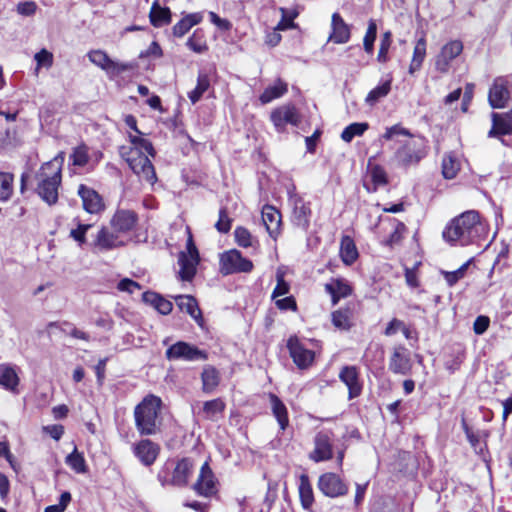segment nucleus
Listing matches in <instances>:
<instances>
[{"instance_id": "nucleus-1", "label": "nucleus", "mask_w": 512, "mask_h": 512, "mask_svg": "<svg viewBox=\"0 0 512 512\" xmlns=\"http://www.w3.org/2000/svg\"><path fill=\"white\" fill-rule=\"evenodd\" d=\"M485 234V224L475 210L462 213L444 229L443 238L451 245L467 246Z\"/></svg>"}, {"instance_id": "nucleus-2", "label": "nucleus", "mask_w": 512, "mask_h": 512, "mask_svg": "<svg viewBox=\"0 0 512 512\" xmlns=\"http://www.w3.org/2000/svg\"><path fill=\"white\" fill-rule=\"evenodd\" d=\"M161 406V399L150 394L135 407V427L141 436H154L161 432L163 422Z\"/></svg>"}, {"instance_id": "nucleus-3", "label": "nucleus", "mask_w": 512, "mask_h": 512, "mask_svg": "<svg viewBox=\"0 0 512 512\" xmlns=\"http://www.w3.org/2000/svg\"><path fill=\"white\" fill-rule=\"evenodd\" d=\"M62 162V158L55 157L44 163L36 174L37 194L50 206L58 201V189L62 181Z\"/></svg>"}, {"instance_id": "nucleus-4", "label": "nucleus", "mask_w": 512, "mask_h": 512, "mask_svg": "<svg viewBox=\"0 0 512 512\" xmlns=\"http://www.w3.org/2000/svg\"><path fill=\"white\" fill-rule=\"evenodd\" d=\"M194 470L195 463L191 458L184 457L177 461L168 460L159 470L157 479L162 487L173 486L183 488L188 485Z\"/></svg>"}, {"instance_id": "nucleus-5", "label": "nucleus", "mask_w": 512, "mask_h": 512, "mask_svg": "<svg viewBox=\"0 0 512 512\" xmlns=\"http://www.w3.org/2000/svg\"><path fill=\"white\" fill-rule=\"evenodd\" d=\"M427 154L425 140L422 137H410L400 142L391 163L397 167L408 168L417 165Z\"/></svg>"}, {"instance_id": "nucleus-6", "label": "nucleus", "mask_w": 512, "mask_h": 512, "mask_svg": "<svg viewBox=\"0 0 512 512\" xmlns=\"http://www.w3.org/2000/svg\"><path fill=\"white\" fill-rule=\"evenodd\" d=\"M89 60L105 71L110 79H114L120 74L128 71H133L137 68L135 61L131 62H118L111 59L103 50H92L88 53Z\"/></svg>"}, {"instance_id": "nucleus-7", "label": "nucleus", "mask_w": 512, "mask_h": 512, "mask_svg": "<svg viewBox=\"0 0 512 512\" xmlns=\"http://www.w3.org/2000/svg\"><path fill=\"white\" fill-rule=\"evenodd\" d=\"M187 234L186 251L180 252L178 257L180 265L179 275L183 281H191L194 278L200 261L199 252L189 228H187Z\"/></svg>"}, {"instance_id": "nucleus-8", "label": "nucleus", "mask_w": 512, "mask_h": 512, "mask_svg": "<svg viewBox=\"0 0 512 512\" xmlns=\"http://www.w3.org/2000/svg\"><path fill=\"white\" fill-rule=\"evenodd\" d=\"M220 272L223 275L237 273H250L253 270V263L248 258L242 256L241 252L232 249L220 255Z\"/></svg>"}, {"instance_id": "nucleus-9", "label": "nucleus", "mask_w": 512, "mask_h": 512, "mask_svg": "<svg viewBox=\"0 0 512 512\" xmlns=\"http://www.w3.org/2000/svg\"><path fill=\"white\" fill-rule=\"evenodd\" d=\"M165 357L169 361L184 360V361H204L208 358L204 350H200L196 346L178 341L171 345L165 352Z\"/></svg>"}, {"instance_id": "nucleus-10", "label": "nucleus", "mask_w": 512, "mask_h": 512, "mask_svg": "<svg viewBox=\"0 0 512 512\" xmlns=\"http://www.w3.org/2000/svg\"><path fill=\"white\" fill-rule=\"evenodd\" d=\"M287 348L295 365L301 369L309 368L315 359L314 351L306 348L297 336H291L287 341Z\"/></svg>"}, {"instance_id": "nucleus-11", "label": "nucleus", "mask_w": 512, "mask_h": 512, "mask_svg": "<svg viewBox=\"0 0 512 512\" xmlns=\"http://www.w3.org/2000/svg\"><path fill=\"white\" fill-rule=\"evenodd\" d=\"M270 119L278 132H283L287 124L298 126L301 121L298 109L290 103L274 109Z\"/></svg>"}, {"instance_id": "nucleus-12", "label": "nucleus", "mask_w": 512, "mask_h": 512, "mask_svg": "<svg viewBox=\"0 0 512 512\" xmlns=\"http://www.w3.org/2000/svg\"><path fill=\"white\" fill-rule=\"evenodd\" d=\"M126 162L131 170L140 178L153 185L157 181L156 172L149 156L147 155H126Z\"/></svg>"}, {"instance_id": "nucleus-13", "label": "nucleus", "mask_w": 512, "mask_h": 512, "mask_svg": "<svg viewBox=\"0 0 512 512\" xmlns=\"http://www.w3.org/2000/svg\"><path fill=\"white\" fill-rule=\"evenodd\" d=\"M318 489L327 497L336 498L348 493V485L335 473L327 472L318 479Z\"/></svg>"}, {"instance_id": "nucleus-14", "label": "nucleus", "mask_w": 512, "mask_h": 512, "mask_svg": "<svg viewBox=\"0 0 512 512\" xmlns=\"http://www.w3.org/2000/svg\"><path fill=\"white\" fill-rule=\"evenodd\" d=\"M289 202L292 205V223L303 231H307L310 226L312 213L310 203L304 201V199L297 194L290 195Z\"/></svg>"}, {"instance_id": "nucleus-15", "label": "nucleus", "mask_w": 512, "mask_h": 512, "mask_svg": "<svg viewBox=\"0 0 512 512\" xmlns=\"http://www.w3.org/2000/svg\"><path fill=\"white\" fill-rule=\"evenodd\" d=\"M217 480L209 463L206 461L200 468V473L196 482L192 485V489L199 496L211 497L217 493Z\"/></svg>"}, {"instance_id": "nucleus-16", "label": "nucleus", "mask_w": 512, "mask_h": 512, "mask_svg": "<svg viewBox=\"0 0 512 512\" xmlns=\"http://www.w3.org/2000/svg\"><path fill=\"white\" fill-rule=\"evenodd\" d=\"M510 80L507 77H497L489 89L488 101L492 108H503L510 99Z\"/></svg>"}, {"instance_id": "nucleus-17", "label": "nucleus", "mask_w": 512, "mask_h": 512, "mask_svg": "<svg viewBox=\"0 0 512 512\" xmlns=\"http://www.w3.org/2000/svg\"><path fill=\"white\" fill-rule=\"evenodd\" d=\"M463 50V44L459 40H452L446 43L440 53L436 56L435 68L440 73H447L450 67V63L453 59L461 54Z\"/></svg>"}, {"instance_id": "nucleus-18", "label": "nucleus", "mask_w": 512, "mask_h": 512, "mask_svg": "<svg viewBox=\"0 0 512 512\" xmlns=\"http://www.w3.org/2000/svg\"><path fill=\"white\" fill-rule=\"evenodd\" d=\"M333 457L331 437L327 432H318L314 437V449L309 453V459L319 463Z\"/></svg>"}, {"instance_id": "nucleus-19", "label": "nucleus", "mask_w": 512, "mask_h": 512, "mask_svg": "<svg viewBox=\"0 0 512 512\" xmlns=\"http://www.w3.org/2000/svg\"><path fill=\"white\" fill-rule=\"evenodd\" d=\"M133 452L144 466H151L159 455L160 447L149 439H142L134 444Z\"/></svg>"}, {"instance_id": "nucleus-20", "label": "nucleus", "mask_w": 512, "mask_h": 512, "mask_svg": "<svg viewBox=\"0 0 512 512\" xmlns=\"http://www.w3.org/2000/svg\"><path fill=\"white\" fill-rule=\"evenodd\" d=\"M411 369L410 357L403 345L395 346L389 360V370L394 374L406 375Z\"/></svg>"}, {"instance_id": "nucleus-21", "label": "nucleus", "mask_w": 512, "mask_h": 512, "mask_svg": "<svg viewBox=\"0 0 512 512\" xmlns=\"http://www.w3.org/2000/svg\"><path fill=\"white\" fill-rule=\"evenodd\" d=\"M78 195L86 212L96 214L104 208L102 197L94 189L81 184L78 187Z\"/></svg>"}, {"instance_id": "nucleus-22", "label": "nucleus", "mask_w": 512, "mask_h": 512, "mask_svg": "<svg viewBox=\"0 0 512 512\" xmlns=\"http://www.w3.org/2000/svg\"><path fill=\"white\" fill-rule=\"evenodd\" d=\"M138 221V215L132 210L118 209L113 215L110 224L112 228L121 233L131 231Z\"/></svg>"}, {"instance_id": "nucleus-23", "label": "nucleus", "mask_w": 512, "mask_h": 512, "mask_svg": "<svg viewBox=\"0 0 512 512\" xmlns=\"http://www.w3.org/2000/svg\"><path fill=\"white\" fill-rule=\"evenodd\" d=\"M325 291L331 296L332 304L336 305L340 299L350 296L353 288L344 278H332L325 284Z\"/></svg>"}, {"instance_id": "nucleus-24", "label": "nucleus", "mask_w": 512, "mask_h": 512, "mask_svg": "<svg viewBox=\"0 0 512 512\" xmlns=\"http://www.w3.org/2000/svg\"><path fill=\"white\" fill-rule=\"evenodd\" d=\"M339 378L348 388L349 399L360 395L362 385L360 384L358 370L355 366L343 367L339 373Z\"/></svg>"}, {"instance_id": "nucleus-25", "label": "nucleus", "mask_w": 512, "mask_h": 512, "mask_svg": "<svg viewBox=\"0 0 512 512\" xmlns=\"http://www.w3.org/2000/svg\"><path fill=\"white\" fill-rule=\"evenodd\" d=\"M332 32L329 40L336 44L347 43L350 39V26L343 20L339 13H334L331 19Z\"/></svg>"}, {"instance_id": "nucleus-26", "label": "nucleus", "mask_w": 512, "mask_h": 512, "mask_svg": "<svg viewBox=\"0 0 512 512\" xmlns=\"http://www.w3.org/2000/svg\"><path fill=\"white\" fill-rule=\"evenodd\" d=\"M512 134V110L505 114L492 113V128L489 137Z\"/></svg>"}, {"instance_id": "nucleus-27", "label": "nucleus", "mask_w": 512, "mask_h": 512, "mask_svg": "<svg viewBox=\"0 0 512 512\" xmlns=\"http://www.w3.org/2000/svg\"><path fill=\"white\" fill-rule=\"evenodd\" d=\"M93 245L99 251H109L123 246L124 243L119 240L114 232L110 231L107 227H102L98 231Z\"/></svg>"}, {"instance_id": "nucleus-28", "label": "nucleus", "mask_w": 512, "mask_h": 512, "mask_svg": "<svg viewBox=\"0 0 512 512\" xmlns=\"http://www.w3.org/2000/svg\"><path fill=\"white\" fill-rule=\"evenodd\" d=\"M261 214L267 232L275 239L280 232L281 213L274 206L265 205Z\"/></svg>"}, {"instance_id": "nucleus-29", "label": "nucleus", "mask_w": 512, "mask_h": 512, "mask_svg": "<svg viewBox=\"0 0 512 512\" xmlns=\"http://www.w3.org/2000/svg\"><path fill=\"white\" fill-rule=\"evenodd\" d=\"M176 304L182 312L189 314L199 325H202V312L196 299L191 295H179L175 297Z\"/></svg>"}, {"instance_id": "nucleus-30", "label": "nucleus", "mask_w": 512, "mask_h": 512, "mask_svg": "<svg viewBox=\"0 0 512 512\" xmlns=\"http://www.w3.org/2000/svg\"><path fill=\"white\" fill-rule=\"evenodd\" d=\"M142 300L144 303L152 306L162 315H168L173 308L172 302L165 299L159 293L153 291H146L142 295Z\"/></svg>"}, {"instance_id": "nucleus-31", "label": "nucleus", "mask_w": 512, "mask_h": 512, "mask_svg": "<svg viewBox=\"0 0 512 512\" xmlns=\"http://www.w3.org/2000/svg\"><path fill=\"white\" fill-rule=\"evenodd\" d=\"M269 400L272 414L276 418L280 429L284 431L289 425L288 410L277 395L270 393Z\"/></svg>"}, {"instance_id": "nucleus-32", "label": "nucleus", "mask_w": 512, "mask_h": 512, "mask_svg": "<svg viewBox=\"0 0 512 512\" xmlns=\"http://www.w3.org/2000/svg\"><path fill=\"white\" fill-rule=\"evenodd\" d=\"M130 142L132 144V147L129 149V151L126 153V155L129 156H135V155H147L154 157L155 156V150L152 145V143L141 137V135H129Z\"/></svg>"}, {"instance_id": "nucleus-33", "label": "nucleus", "mask_w": 512, "mask_h": 512, "mask_svg": "<svg viewBox=\"0 0 512 512\" xmlns=\"http://www.w3.org/2000/svg\"><path fill=\"white\" fill-rule=\"evenodd\" d=\"M19 385V377L14 370L9 365L1 364L0 365V386H2L5 390L17 393V387Z\"/></svg>"}, {"instance_id": "nucleus-34", "label": "nucleus", "mask_w": 512, "mask_h": 512, "mask_svg": "<svg viewBox=\"0 0 512 512\" xmlns=\"http://www.w3.org/2000/svg\"><path fill=\"white\" fill-rule=\"evenodd\" d=\"M288 91V84L281 79H277L273 85L265 88L260 95L259 100L262 104H268L275 99L282 97Z\"/></svg>"}, {"instance_id": "nucleus-35", "label": "nucleus", "mask_w": 512, "mask_h": 512, "mask_svg": "<svg viewBox=\"0 0 512 512\" xmlns=\"http://www.w3.org/2000/svg\"><path fill=\"white\" fill-rule=\"evenodd\" d=\"M298 490L302 507L305 510H310L314 503V494L309 477L306 474L300 476Z\"/></svg>"}, {"instance_id": "nucleus-36", "label": "nucleus", "mask_w": 512, "mask_h": 512, "mask_svg": "<svg viewBox=\"0 0 512 512\" xmlns=\"http://www.w3.org/2000/svg\"><path fill=\"white\" fill-rule=\"evenodd\" d=\"M340 257L344 264L351 265L358 258V251L353 239L343 236L340 243Z\"/></svg>"}, {"instance_id": "nucleus-37", "label": "nucleus", "mask_w": 512, "mask_h": 512, "mask_svg": "<svg viewBox=\"0 0 512 512\" xmlns=\"http://www.w3.org/2000/svg\"><path fill=\"white\" fill-rule=\"evenodd\" d=\"M201 379L203 392L211 393L219 385V372L213 366H205L201 373Z\"/></svg>"}, {"instance_id": "nucleus-38", "label": "nucleus", "mask_w": 512, "mask_h": 512, "mask_svg": "<svg viewBox=\"0 0 512 512\" xmlns=\"http://www.w3.org/2000/svg\"><path fill=\"white\" fill-rule=\"evenodd\" d=\"M150 22L154 27H161L170 23L171 21V12L170 9L165 7H161L157 1L152 4L150 14H149Z\"/></svg>"}, {"instance_id": "nucleus-39", "label": "nucleus", "mask_w": 512, "mask_h": 512, "mask_svg": "<svg viewBox=\"0 0 512 512\" xmlns=\"http://www.w3.org/2000/svg\"><path fill=\"white\" fill-rule=\"evenodd\" d=\"M426 57V40L421 37L413 50V56L409 65V74L413 75L416 71L420 70L422 63Z\"/></svg>"}, {"instance_id": "nucleus-40", "label": "nucleus", "mask_w": 512, "mask_h": 512, "mask_svg": "<svg viewBox=\"0 0 512 512\" xmlns=\"http://www.w3.org/2000/svg\"><path fill=\"white\" fill-rule=\"evenodd\" d=\"M333 325L341 330H349L352 326V310L350 308H341L334 311L331 315Z\"/></svg>"}, {"instance_id": "nucleus-41", "label": "nucleus", "mask_w": 512, "mask_h": 512, "mask_svg": "<svg viewBox=\"0 0 512 512\" xmlns=\"http://www.w3.org/2000/svg\"><path fill=\"white\" fill-rule=\"evenodd\" d=\"M224 409L225 403L220 398H217L204 403L203 414L206 419L216 421Z\"/></svg>"}, {"instance_id": "nucleus-42", "label": "nucleus", "mask_w": 512, "mask_h": 512, "mask_svg": "<svg viewBox=\"0 0 512 512\" xmlns=\"http://www.w3.org/2000/svg\"><path fill=\"white\" fill-rule=\"evenodd\" d=\"M210 87V79L207 74L199 73L196 87L188 93V98L195 104Z\"/></svg>"}, {"instance_id": "nucleus-43", "label": "nucleus", "mask_w": 512, "mask_h": 512, "mask_svg": "<svg viewBox=\"0 0 512 512\" xmlns=\"http://www.w3.org/2000/svg\"><path fill=\"white\" fill-rule=\"evenodd\" d=\"M14 191V175L9 172H0V201H8Z\"/></svg>"}, {"instance_id": "nucleus-44", "label": "nucleus", "mask_w": 512, "mask_h": 512, "mask_svg": "<svg viewBox=\"0 0 512 512\" xmlns=\"http://www.w3.org/2000/svg\"><path fill=\"white\" fill-rule=\"evenodd\" d=\"M368 128L369 125L366 122L351 123L342 131L341 139L346 143H350L354 137L363 135Z\"/></svg>"}, {"instance_id": "nucleus-45", "label": "nucleus", "mask_w": 512, "mask_h": 512, "mask_svg": "<svg viewBox=\"0 0 512 512\" xmlns=\"http://www.w3.org/2000/svg\"><path fill=\"white\" fill-rule=\"evenodd\" d=\"M65 463L76 473L83 474L87 471L86 462L82 453L75 447L72 453L68 454Z\"/></svg>"}, {"instance_id": "nucleus-46", "label": "nucleus", "mask_w": 512, "mask_h": 512, "mask_svg": "<svg viewBox=\"0 0 512 512\" xmlns=\"http://www.w3.org/2000/svg\"><path fill=\"white\" fill-rule=\"evenodd\" d=\"M187 47L195 53L201 54L208 50V46L201 30H195L186 42Z\"/></svg>"}, {"instance_id": "nucleus-47", "label": "nucleus", "mask_w": 512, "mask_h": 512, "mask_svg": "<svg viewBox=\"0 0 512 512\" xmlns=\"http://www.w3.org/2000/svg\"><path fill=\"white\" fill-rule=\"evenodd\" d=\"M460 170L459 161L451 154L444 156L442 161V174L446 179H453Z\"/></svg>"}, {"instance_id": "nucleus-48", "label": "nucleus", "mask_w": 512, "mask_h": 512, "mask_svg": "<svg viewBox=\"0 0 512 512\" xmlns=\"http://www.w3.org/2000/svg\"><path fill=\"white\" fill-rule=\"evenodd\" d=\"M391 90V80H387L384 83L378 85L374 89H372L365 101L369 105H374L379 99L387 96Z\"/></svg>"}, {"instance_id": "nucleus-49", "label": "nucleus", "mask_w": 512, "mask_h": 512, "mask_svg": "<svg viewBox=\"0 0 512 512\" xmlns=\"http://www.w3.org/2000/svg\"><path fill=\"white\" fill-rule=\"evenodd\" d=\"M234 236H235L236 243L243 248L253 247L254 243L257 242L252 237V235L248 231V229H246L242 226L236 227V229L234 231Z\"/></svg>"}, {"instance_id": "nucleus-50", "label": "nucleus", "mask_w": 512, "mask_h": 512, "mask_svg": "<svg viewBox=\"0 0 512 512\" xmlns=\"http://www.w3.org/2000/svg\"><path fill=\"white\" fill-rule=\"evenodd\" d=\"M392 34L390 31H386L380 41L379 51L377 55V61L380 63H387L389 61V49L392 43Z\"/></svg>"}, {"instance_id": "nucleus-51", "label": "nucleus", "mask_w": 512, "mask_h": 512, "mask_svg": "<svg viewBox=\"0 0 512 512\" xmlns=\"http://www.w3.org/2000/svg\"><path fill=\"white\" fill-rule=\"evenodd\" d=\"M376 36H377V25L373 20H371V21H369L367 31H366V34L363 39V46H364V50L366 53H368V54L373 53L374 42H375Z\"/></svg>"}, {"instance_id": "nucleus-52", "label": "nucleus", "mask_w": 512, "mask_h": 512, "mask_svg": "<svg viewBox=\"0 0 512 512\" xmlns=\"http://www.w3.org/2000/svg\"><path fill=\"white\" fill-rule=\"evenodd\" d=\"M232 218L229 216L227 208L221 207L219 210L218 221L215 223V228L220 233H228L231 229Z\"/></svg>"}, {"instance_id": "nucleus-53", "label": "nucleus", "mask_w": 512, "mask_h": 512, "mask_svg": "<svg viewBox=\"0 0 512 512\" xmlns=\"http://www.w3.org/2000/svg\"><path fill=\"white\" fill-rule=\"evenodd\" d=\"M72 164L75 166L83 167L88 163V149L85 145L76 147L70 156Z\"/></svg>"}, {"instance_id": "nucleus-54", "label": "nucleus", "mask_w": 512, "mask_h": 512, "mask_svg": "<svg viewBox=\"0 0 512 512\" xmlns=\"http://www.w3.org/2000/svg\"><path fill=\"white\" fill-rule=\"evenodd\" d=\"M470 262L471 260H468L455 271L444 272L445 280L449 286L455 285L460 279L464 277Z\"/></svg>"}, {"instance_id": "nucleus-55", "label": "nucleus", "mask_w": 512, "mask_h": 512, "mask_svg": "<svg viewBox=\"0 0 512 512\" xmlns=\"http://www.w3.org/2000/svg\"><path fill=\"white\" fill-rule=\"evenodd\" d=\"M91 227V224H83L77 221V227L70 231V237L74 239L79 246H82L86 243V233Z\"/></svg>"}, {"instance_id": "nucleus-56", "label": "nucleus", "mask_w": 512, "mask_h": 512, "mask_svg": "<svg viewBox=\"0 0 512 512\" xmlns=\"http://www.w3.org/2000/svg\"><path fill=\"white\" fill-rule=\"evenodd\" d=\"M370 177L375 185V189L387 184V174L380 165H375L371 168Z\"/></svg>"}, {"instance_id": "nucleus-57", "label": "nucleus", "mask_w": 512, "mask_h": 512, "mask_svg": "<svg viewBox=\"0 0 512 512\" xmlns=\"http://www.w3.org/2000/svg\"><path fill=\"white\" fill-rule=\"evenodd\" d=\"M34 60L37 63V69L40 67L50 68L53 65V54L43 48L34 55Z\"/></svg>"}, {"instance_id": "nucleus-58", "label": "nucleus", "mask_w": 512, "mask_h": 512, "mask_svg": "<svg viewBox=\"0 0 512 512\" xmlns=\"http://www.w3.org/2000/svg\"><path fill=\"white\" fill-rule=\"evenodd\" d=\"M277 284L272 292V298L286 295L289 292L290 286L284 279V274L280 271L276 274Z\"/></svg>"}, {"instance_id": "nucleus-59", "label": "nucleus", "mask_w": 512, "mask_h": 512, "mask_svg": "<svg viewBox=\"0 0 512 512\" xmlns=\"http://www.w3.org/2000/svg\"><path fill=\"white\" fill-rule=\"evenodd\" d=\"M37 4L34 1H23L17 4V12L23 16H31L35 14Z\"/></svg>"}, {"instance_id": "nucleus-60", "label": "nucleus", "mask_w": 512, "mask_h": 512, "mask_svg": "<svg viewBox=\"0 0 512 512\" xmlns=\"http://www.w3.org/2000/svg\"><path fill=\"white\" fill-rule=\"evenodd\" d=\"M117 288L122 292H128L132 294L136 289H141V286L138 282L132 279L124 278L118 282Z\"/></svg>"}, {"instance_id": "nucleus-61", "label": "nucleus", "mask_w": 512, "mask_h": 512, "mask_svg": "<svg viewBox=\"0 0 512 512\" xmlns=\"http://www.w3.org/2000/svg\"><path fill=\"white\" fill-rule=\"evenodd\" d=\"M490 319L487 316L480 315L478 316L473 323L474 333L477 335H482L489 327Z\"/></svg>"}, {"instance_id": "nucleus-62", "label": "nucleus", "mask_w": 512, "mask_h": 512, "mask_svg": "<svg viewBox=\"0 0 512 512\" xmlns=\"http://www.w3.org/2000/svg\"><path fill=\"white\" fill-rule=\"evenodd\" d=\"M396 135L410 136V133L407 129L402 128L399 125H394L386 129L385 133L382 135V138L385 140H392Z\"/></svg>"}, {"instance_id": "nucleus-63", "label": "nucleus", "mask_w": 512, "mask_h": 512, "mask_svg": "<svg viewBox=\"0 0 512 512\" xmlns=\"http://www.w3.org/2000/svg\"><path fill=\"white\" fill-rule=\"evenodd\" d=\"M190 29L191 26L189 25L185 17H183L179 22H177L173 26V35L175 37H183Z\"/></svg>"}, {"instance_id": "nucleus-64", "label": "nucleus", "mask_w": 512, "mask_h": 512, "mask_svg": "<svg viewBox=\"0 0 512 512\" xmlns=\"http://www.w3.org/2000/svg\"><path fill=\"white\" fill-rule=\"evenodd\" d=\"M43 430L49 434L54 440L58 441L64 434V427L62 425H48L44 426Z\"/></svg>"}]
</instances>
